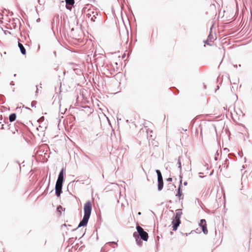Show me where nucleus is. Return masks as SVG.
<instances>
[{"mask_svg": "<svg viewBox=\"0 0 252 252\" xmlns=\"http://www.w3.org/2000/svg\"><path fill=\"white\" fill-rule=\"evenodd\" d=\"M64 174L65 169L62 168L59 172L55 185V194L58 197H60L61 194L63 193L62 189L64 181Z\"/></svg>", "mask_w": 252, "mask_h": 252, "instance_id": "f03ea898", "label": "nucleus"}, {"mask_svg": "<svg viewBox=\"0 0 252 252\" xmlns=\"http://www.w3.org/2000/svg\"><path fill=\"white\" fill-rule=\"evenodd\" d=\"M213 38V35L211 34V33H210V34L208 36L207 39L206 40H204L203 42L205 44H207L208 45H211V44H210L209 42H211Z\"/></svg>", "mask_w": 252, "mask_h": 252, "instance_id": "ddd939ff", "label": "nucleus"}, {"mask_svg": "<svg viewBox=\"0 0 252 252\" xmlns=\"http://www.w3.org/2000/svg\"><path fill=\"white\" fill-rule=\"evenodd\" d=\"M199 226L201 228L202 231L204 234L208 233L206 221L205 219H201L199 223Z\"/></svg>", "mask_w": 252, "mask_h": 252, "instance_id": "20e7f679", "label": "nucleus"}, {"mask_svg": "<svg viewBox=\"0 0 252 252\" xmlns=\"http://www.w3.org/2000/svg\"><path fill=\"white\" fill-rule=\"evenodd\" d=\"M40 21V18H38V19L36 20V22H39Z\"/></svg>", "mask_w": 252, "mask_h": 252, "instance_id": "4c0bfd02", "label": "nucleus"}, {"mask_svg": "<svg viewBox=\"0 0 252 252\" xmlns=\"http://www.w3.org/2000/svg\"><path fill=\"white\" fill-rule=\"evenodd\" d=\"M223 150H224V151H229V150H228L227 148H224V149H223Z\"/></svg>", "mask_w": 252, "mask_h": 252, "instance_id": "58836bf2", "label": "nucleus"}, {"mask_svg": "<svg viewBox=\"0 0 252 252\" xmlns=\"http://www.w3.org/2000/svg\"><path fill=\"white\" fill-rule=\"evenodd\" d=\"M194 231H193V230L191 231V232L190 233H190H193V232H194ZM189 233H185V235L186 236H188V235H189Z\"/></svg>", "mask_w": 252, "mask_h": 252, "instance_id": "473e14b6", "label": "nucleus"}, {"mask_svg": "<svg viewBox=\"0 0 252 252\" xmlns=\"http://www.w3.org/2000/svg\"><path fill=\"white\" fill-rule=\"evenodd\" d=\"M10 85H11V86H14V83L13 81H11L10 83Z\"/></svg>", "mask_w": 252, "mask_h": 252, "instance_id": "72a5a7b5", "label": "nucleus"}, {"mask_svg": "<svg viewBox=\"0 0 252 252\" xmlns=\"http://www.w3.org/2000/svg\"><path fill=\"white\" fill-rule=\"evenodd\" d=\"M234 66L235 67V68H237V65H234Z\"/></svg>", "mask_w": 252, "mask_h": 252, "instance_id": "a18cd8bd", "label": "nucleus"}, {"mask_svg": "<svg viewBox=\"0 0 252 252\" xmlns=\"http://www.w3.org/2000/svg\"><path fill=\"white\" fill-rule=\"evenodd\" d=\"M50 177H49V184L50 183Z\"/></svg>", "mask_w": 252, "mask_h": 252, "instance_id": "de8ad7c7", "label": "nucleus"}, {"mask_svg": "<svg viewBox=\"0 0 252 252\" xmlns=\"http://www.w3.org/2000/svg\"><path fill=\"white\" fill-rule=\"evenodd\" d=\"M238 155L240 157V158H242L243 156V152L241 151V152H239L238 153Z\"/></svg>", "mask_w": 252, "mask_h": 252, "instance_id": "a878e982", "label": "nucleus"}, {"mask_svg": "<svg viewBox=\"0 0 252 252\" xmlns=\"http://www.w3.org/2000/svg\"><path fill=\"white\" fill-rule=\"evenodd\" d=\"M224 164L225 165L226 168H227L229 165V160L227 159H226L224 161Z\"/></svg>", "mask_w": 252, "mask_h": 252, "instance_id": "aec40b11", "label": "nucleus"}, {"mask_svg": "<svg viewBox=\"0 0 252 252\" xmlns=\"http://www.w3.org/2000/svg\"><path fill=\"white\" fill-rule=\"evenodd\" d=\"M219 86H217V89H216V91L217 90H219Z\"/></svg>", "mask_w": 252, "mask_h": 252, "instance_id": "79ce46f5", "label": "nucleus"}, {"mask_svg": "<svg viewBox=\"0 0 252 252\" xmlns=\"http://www.w3.org/2000/svg\"><path fill=\"white\" fill-rule=\"evenodd\" d=\"M125 57V54H124V55L123 56V58H124Z\"/></svg>", "mask_w": 252, "mask_h": 252, "instance_id": "8fccbe9b", "label": "nucleus"}, {"mask_svg": "<svg viewBox=\"0 0 252 252\" xmlns=\"http://www.w3.org/2000/svg\"><path fill=\"white\" fill-rule=\"evenodd\" d=\"M172 178L170 177V178H168L167 179V182H172Z\"/></svg>", "mask_w": 252, "mask_h": 252, "instance_id": "c85d7f7f", "label": "nucleus"}, {"mask_svg": "<svg viewBox=\"0 0 252 252\" xmlns=\"http://www.w3.org/2000/svg\"><path fill=\"white\" fill-rule=\"evenodd\" d=\"M126 37V44H127L128 42V31L126 30V34L125 35Z\"/></svg>", "mask_w": 252, "mask_h": 252, "instance_id": "a211bd4d", "label": "nucleus"}, {"mask_svg": "<svg viewBox=\"0 0 252 252\" xmlns=\"http://www.w3.org/2000/svg\"><path fill=\"white\" fill-rule=\"evenodd\" d=\"M228 157L229 158H235V156L234 154L233 153H230V154H229L228 155Z\"/></svg>", "mask_w": 252, "mask_h": 252, "instance_id": "6ab92c4d", "label": "nucleus"}, {"mask_svg": "<svg viewBox=\"0 0 252 252\" xmlns=\"http://www.w3.org/2000/svg\"><path fill=\"white\" fill-rule=\"evenodd\" d=\"M62 210L63 211H65V208H63V207L61 205H59L57 207V212H59L60 214L61 213V210Z\"/></svg>", "mask_w": 252, "mask_h": 252, "instance_id": "f3484780", "label": "nucleus"}, {"mask_svg": "<svg viewBox=\"0 0 252 252\" xmlns=\"http://www.w3.org/2000/svg\"><path fill=\"white\" fill-rule=\"evenodd\" d=\"M178 168L180 169V171H182V164L181 162V157H179L178 159Z\"/></svg>", "mask_w": 252, "mask_h": 252, "instance_id": "dca6fc26", "label": "nucleus"}, {"mask_svg": "<svg viewBox=\"0 0 252 252\" xmlns=\"http://www.w3.org/2000/svg\"><path fill=\"white\" fill-rule=\"evenodd\" d=\"M182 184H181V183H179V185L177 189V192L176 194V196L179 198V200L183 199V194L182 193Z\"/></svg>", "mask_w": 252, "mask_h": 252, "instance_id": "423d86ee", "label": "nucleus"}, {"mask_svg": "<svg viewBox=\"0 0 252 252\" xmlns=\"http://www.w3.org/2000/svg\"><path fill=\"white\" fill-rule=\"evenodd\" d=\"M36 93H38V88H37V86H36Z\"/></svg>", "mask_w": 252, "mask_h": 252, "instance_id": "ea45409f", "label": "nucleus"}, {"mask_svg": "<svg viewBox=\"0 0 252 252\" xmlns=\"http://www.w3.org/2000/svg\"><path fill=\"white\" fill-rule=\"evenodd\" d=\"M3 32H4V33L5 34H6L7 33H9L10 34H11V32H9V31H3Z\"/></svg>", "mask_w": 252, "mask_h": 252, "instance_id": "bb28decb", "label": "nucleus"}, {"mask_svg": "<svg viewBox=\"0 0 252 252\" xmlns=\"http://www.w3.org/2000/svg\"><path fill=\"white\" fill-rule=\"evenodd\" d=\"M0 128L1 129H5V127H4V125L3 124L1 125V127H0Z\"/></svg>", "mask_w": 252, "mask_h": 252, "instance_id": "2f4dec72", "label": "nucleus"}, {"mask_svg": "<svg viewBox=\"0 0 252 252\" xmlns=\"http://www.w3.org/2000/svg\"><path fill=\"white\" fill-rule=\"evenodd\" d=\"M36 11L37 13H38V10H37V8H36Z\"/></svg>", "mask_w": 252, "mask_h": 252, "instance_id": "09e8293b", "label": "nucleus"}, {"mask_svg": "<svg viewBox=\"0 0 252 252\" xmlns=\"http://www.w3.org/2000/svg\"><path fill=\"white\" fill-rule=\"evenodd\" d=\"M71 31H74V28H72L71 29Z\"/></svg>", "mask_w": 252, "mask_h": 252, "instance_id": "49530a36", "label": "nucleus"}, {"mask_svg": "<svg viewBox=\"0 0 252 252\" xmlns=\"http://www.w3.org/2000/svg\"><path fill=\"white\" fill-rule=\"evenodd\" d=\"M179 178H180L179 183H181V184H182L183 175L182 173V171H180Z\"/></svg>", "mask_w": 252, "mask_h": 252, "instance_id": "412c9836", "label": "nucleus"}, {"mask_svg": "<svg viewBox=\"0 0 252 252\" xmlns=\"http://www.w3.org/2000/svg\"><path fill=\"white\" fill-rule=\"evenodd\" d=\"M66 226H67L66 224L65 223H64V224H63V225H62L61 227L62 228L63 226L66 227Z\"/></svg>", "mask_w": 252, "mask_h": 252, "instance_id": "f704fd0d", "label": "nucleus"}, {"mask_svg": "<svg viewBox=\"0 0 252 252\" xmlns=\"http://www.w3.org/2000/svg\"><path fill=\"white\" fill-rule=\"evenodd\" d=\"M0 123H1V122H0Z\"/></svg>", "mask_w": 252, "mask_h": 252, "instance_id": "bf43d9fd", "label": "nucleus"}, {"mask_svg": "<svg viewBox=\"0 0 252 252\" xmlns=\"http://www.w3.org/2000/svg\"><path fill=\"white\" fill-rule=\"evenodd\" d=\"M133 236L135 238L137 244L139 246H141L142 242L141 241V239L138 237V235H137V232H134L133 233Z\"/></svg>", "mask_w": 252, "mask_h": 252, "instance_id": "1a4fd4ad", "label": "nucleus"}, {"mask_svg": "<svg viewBox=\"0 0 252 252\" xmlns=\"http://www.w3.org/2000/svg\"><path fill=\"white\" fill-rule=\"evenodd\" d=\"M54 54L55 55V56H56V51H54L53 52Z\"/></svg>", "mask_w": 252, "mask_h": 252, "instance_id": "37998d69", "label": "nucleus"}, {"mask_svg": "<svg viewBox=\"0 0 252 252\" xmlns=\"http://www.w3.org/2000/svg\"><path fill=\"white\" fill-rule=\"evenodd\" d=\"M188 185V182L187 181H185L184 182V186H187Z\"/></svg>", "mask_w": 252, "mask_h": 252, "instance_id": "c9c22d12", "label": "nucleus"}, {"mask_svg": "<svg viewBox=\"0 0 252 252\" xmlns=\"http://www.w3.org/2000/svg\"><path fill=\"white\" fill-rule=\"evenodd\" d=\"M2 119V115L0 116V120L1 121Z\"/></svg>", "mask_w": 252, "mask_h": 252, "instance_id": "a19ab883", "label": "nucleus"}, {"mask_svg": "<svg viewBox=\"0 0 252 252\" xmlns=\"http://www.w3.org/2000/svg\"><path fill=\"white\" fill-rule=\"evenodd\" d=\"M136 229L137 230V235L144 241H147L149 238L148 233L144 231V229L138 225H136Z\"/></svg>", "mask_w": 252, "mask_h": 252, "instance_id": "7ed1b4c3", "label": "nucleus"}, {"mask_svg": "<svg viewBox=\"0 0 252 252\" xmlns=\"http://www.w3.org/2000/svg\"><path fill=\"white\" fill-rule=\"evenodd\" d=\"M18 45L20 50V52H21V54L23 55H25L26 54V50L25 48L24 47V46H23V45L19 42Z\"/></svg>", "mask_w": 252, "mask_h": 252, "instance_id": "f8f14e48", "label": "nucleus"}, {"mask_svg": "<svg viewBox=\"0 0 252 252\" xmlns=\"http://www.w3.org/2000/svg\"><path fill=\"white\" fill-rule=\"evenodd\" d=\"M244 159H245V162H246V158H245Z\"/></svg>", "mask_w": 252, "mask_h": 252, "instance_id": "3c124183", "label": "nucleus"}, {"mask_svg": "<svg viewBox=\"0 0 252 252\" xmlns=\"http://www.w3.org/2000/svg\"><path fill=\"white\" fill-rule=\"evenodd\" d=\"M38 2L40 5H42L44 3V0H38Z\"/></svg>", "mask_w": 252, "mask_h": 252, "instance_id": "393cba45", "label": "nucleus"}, {"mask_svg": "<svg viewBox=\"0 0 252 252\" xmlns=\"http://www.w3.org/2000/svg\"><path fill=\"white\" fill-rule=\"evenodd\" d=\"M170 234L172 235L173 234L172 232H170Z\"/></svg>", "mask_w": 252, "mask_h": 252, "instance_id": "5fc2aeb1", "label": "nucleus"}, {"mask_svg": "<svg viewBox=\"0 0 252 252\" xmlns=\"http://www.w3.org/2000/svg\"><path fill=\"white\" fill-rule=\"evenodd\" d=\"M36 103H37V102H36V101H35V100L32 101L31 102V106H32V107H36V106H35V105H36Z\"/></svg>", "mask_w": 252, "mask_h": 252, "instance_id": "4be33fe9", "label": "nucleus"}, {"mask_svg": "<svg viewBox=\"0 0 252 252\" xmlns=\"http://www.w3.org/2000/svg\"><path fill=\"white\" fill-rule=\"evenodd\" d=\"M22 107H23V108H26V109H28V110H31V109H30V108H29V107H28L25 106L24 105H23Z\"/></svg>", "mask_w": 252, "mask_h": 252, "instance_id": "c756f323", "label": "nucleus"}, {"mask_svg": "<svg viewBox=\"0 0 252 252\" xmlns=\"http://www.w3.org/2000/svg\"><path fill=\"white\" fill-rule=\"evenodd\" d=\"M141 212H138V215H141Z\"/></svg>", "mask_w": 252, "mask_h": 252, "instance_id": "c03bdc74", "label": "nucleus"}, {"mask_svg": "<svg viewBox=\"0 0 252 252\" xmlns=\"http://www.w3.org/2000/svg\"><path fill=\"white\" fill-rule=\"evenodd\" d=\"M107 244H109L110 246H112L113 248H114V247L112 246V245H117V243L115 242H114V241L108 242V243H107Z\"/></svg>", "mask_w": 252, "mask_h": 252, "instance_id": "5701e85b", "label": "nucleus"}, {"mask_svg": "<svg viewBox=\"0 0 252 252\" xmlns=\"http://www.w3.org/2000/svg\"><path fill=\"white\" fill-rule=\"evenodd\" d=\"M219 155V153L218 152V151H217L216 153L215 156L214 157V159L217 161L218 160V157Z\"/></svg>", "mask_w": 252, "mask_h": 252, "instance_id": "b1692460", "label": "nucleus"}, {"mask_svg": "<svg viewBox=\"0 0 252 252\" xmlns=\"http://www.w3.org/2000/svg\"><path fill=\"white\" fill-rule=\"evenodd\" d=\"M92 210V204L90 200L87 201L84 206V216L82 220L80 221L78 227L72 230V231H75L79 227H85L87 225L88 221L90 218Z\"/></svg>", "mask_w": 252, "mask_h": 252, "instance_id": "f257e3e1", "label": "nucleus"}, {"mask_svg": "<svg viewBox=\"0 0 252 252\" xmlns=\"http://www.w3.org/2000/svg\"><path fill=\"white\" fill-rule=\"evenodd\" d=\"M66 3V8L67 9L71 10L72 6L74 5L75 3L74 0H65Z\"/></svg>", "mask_w": 252, "mask_h": 252, "instance_id": "0eeeda50", "label": "nucleus"}, {"mask_svg": "<svg viewBox=\"0 0 252 252\" xmlns=\"http://www.w3.org/2000/svg\"><path fill=\"white\" fill-rule=\"evenodd\" d=\"M156 173L157 174L158 179L163 178L162 174H161V172H160V171L159 170L156 169Z\"/></svg>", "mask_w": 252, "mask_h": 252, "instance_id": "2eb2a0df", "label": "nucleus"}, {"mask_svg": "<svg viewBox=\"0 0 252 252\" xmlns=\"http://www.w3.org/2000/svg\"><path fill=\"white\" fill-rule=\"evenodd\" d=\"M182 209H177L176 210V214L172 217L173 219L181 220V216L182 215Z\"/></svg>", "mask_w": 252, "mask_h": 252, "instance_id": "6e6552de", "label": "nucleus"}, {"mask_svg": "<svg viewBox=\"0 0 252 252\" xmlns=\"http://www.w3.org/2000/svg\"><path fill=\"white\" fill-rule=\"evenodd\" d=\"M102 248L101 249L100 252H102Z\"/></svg>", "mask_w": 252, "mask_h": 252, "instance_id": "4d7b16f0", "label": "nucleus"}, {"mask_svg": "<svg viewBox=\"0 0 252 252\" xmlns=\"http://www.w3.org/2000/svg\"><path fill=\"white\" fill-rule=\"evenodd\" d=\"M219 168H221V166L220 165L219 166Z\"/></svg>", "mask_w": 252, "mask_h": 252, "instance_id": "6e6d98bb", "label": "nucleus"}, {"mask_svg": "<svg viewBox=\"0 0 252 252\" xmlns=\"http://www.w3.org/2000/svg\"><path fill=\"white\" fill-rule=\"evenodd\" d=\"M4 123L5 124H8V119L7 118H5L4 120Z\"/></svg>", "mask_w": 252, "mask_h": 252, "instance_id": "cd10ccee", "label": "nucleus"}, {"mask_svg": "<svg viewBox=\"0 0 252 252\" xmlns=\"http://www.w3.org/2000/svg\"><path fill=\"white\" fill-rule=\"evenodd\" d=\"M163 187V178L158 179V190L160 191Z\"/></svg>", "mask_w": 252, "mask_h": 252, "instance_id": "9b49d317", "label": "nucleus"}, {"mask_svg": "<svg viewBox=\"0 0 252 252\" xmlns=\"http://www.w3.org/2000/svg\"><path fill=\"white\" fill-rule=\"evenodd\" d=\"M16 119V114L13 113L9 115V120L10 122H14Z\"/></svg>", "mask_w": 252, "mask_h": 252, "instance_id": "4468645a", "label": "nucleus"}, {"mask_svg": "<svg viewBox=\"0 0 252 252\" xmlns=\"http://www.w3.org/2000/svg\"><path fill=\"white\" fill-rule=\"evenodd\" d=\"M16 76V74H14V76L15 77Z\"/></svg>", "mask_w": 252, "mask_h": 252, "instance_id": "603ef678", "label": "nucleus"}, {"mask_svg": "<svg viewBox=\"0 0 252 252\" xmlns=\"http://www.w3.org/2000/svg\"><path fill=\"white\" fill-rule=\"evenodd\" d=\"M1 73V72H0V74Z\"/></svg>", "mask_w": 252, "mask_h": 252, "instance_id": "13d9d810", "label": "nucleus"}, {"mask_svg": "<svg viewBox=\"0 0 252 252\" xmlns=\"http://www.w3.org/2000/svg\"><path fill=\"white\" fill-rule=\"evenodd\" d=\"M181 223V220H176V219L172 218L171 224H172V230L174 231H176Z\"/></svg>", "mask_w": 252, "mask_h": 252, "instance_id": "39448f33", "label": "nucleus"}, {"mask_svg": "<svg viewBox=\"0 0 252 252\" xmlns=\"http://www.w3.org/2000/svg\"><path fill=\"white\" fill-rule=\"evenodd\" d=\"M85 231L83 233L82 235L80 236V238H82L85 234Z\"/></svg>", "mask_w": 252, "mask_h": 252, "instance_id": "e433bc0d", "label": "nucleus"}, {"mask_svg": "<svg viewBox=\"0 0 252 252\" xmlns=\"http://www.w3.org/2000/svg\"><path fill=\"white\" fill-rule=\"evenodd\" d=\"M84 248H85V245H83V246H82L79 248V250L82 251Z\"/></svg>", "mask_w": 252, "mask_h": 252, "instance_id": "7c9ffc66", "label": "nucleus"}, {"mask_svg": "<svg viewBox=\"0 0 252 252\" xmlns=\"http://www.w3.org/2000/svg\"><path fill=\"white\" fill-rule=\"evenodd\" d=\"M68 227H70V226H71V225L68 224Z\"/></svg>", "mask_w": 252, "mask_h": 252, "instance_id": "864d4df0", "label": "nucleus"}, {"mask_svg": "<svg viewBox=\"0 0 252 252\" xmlns=\"http://www.w3.org/2000/svg\"><path fill=\"white\" fill-rule=\"evenodd\" d=\"M92 14L93 15L92 16V14L90 13H88L87 14V16L88 18H90L91 17V20L92 21H93V22H94L95 21V19H96V15H98V13H97V12L95 11V12H94V11H93L92 12Z\"/></svg>", "mask_w": 252, "mask_h": 252, "instance_id": "9d476101", "label": "nucleus"}]
</instances>
